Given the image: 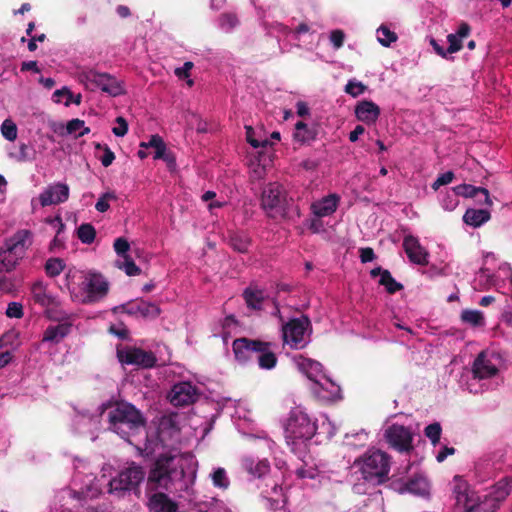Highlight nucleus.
I'll return each mask as SVG.
<instances>
[{
	"mask_svg": "<svg viewBox=\"0 0 512 512\" xmlns=\"http://www.w3.org/2000/svg\"><path fill=\"white\" fill-rule=\"evenodd\" d=\"M232 350L240 364L256 360L258 366L264 370H271L277 364V357L271 350L270 342L241 337L233 341Z\"/></svg>",
	"mask_w": 512,
	"mask_h": 512,
	"instance_id": "nucleus-1",
	"label": "nucleus"
},
{
	"mask_svg": "<svg viewBox=\"0 0 512 512\" xmlns=\"http://www.w3.org/2000/svg\"><path fill=\"white\" fill-rule=\"evenodd\" d=\"M32 243L33 234L27 229L18 230L7 238L0 248V272L13 271Z\"/></svg>",
	"mask_w": 512,
	"mask_h": 512,
	"instance_id": "nucleus-2",
	"label": "nucleus"
},
{
	"mask_svg": "<svg viewBox=\"0 0 512 512\" xmlns=\"http://www.w3.org/2000/svg\"><path fill=\"white\" fill-rule=\"evenodd\" d=\"M317 425L301 407L293 408L285 424V439L288 445L297 446L310 440L316 433Z\"/></svg>",
	"mask_w": 512,
	"mask_h": 512,
	"instance_id": "nucleus-3",
	"label": "nucleus"
},
{
	"mask_svg": "<svg viewBox=\"0 0 512 512\" xmlns=\"http://www.w3.org/2000/svg\"><path fill=\"white\" fill-rule=\"evenodd\" d=\"M355 463L360 464V471L365 481L379 485L388 480L390 457L387 453L380 450L372 451Z\"/></svg>",
	"mask_w": 512,
	"mask_h": 512,
	"instance_id": "nucleus-4",
	"label": "nucleus"
},
{
	"mask_svg": "<svg viewBox=\"0 0 512 512\" xmlns=\"http://www.w3.org/2000/svg\"><path fill=\"white\" fill-rule=\"evenodd\" d=\"M312 329V323L307 315L292 318L282 325L283 341L291 349H303L309 342L308 330Z\"/></svg>",
	"mask_w": 512,
	"mask_h": 512,
	"instance_id": "nucleus-5",
	"label": "nucleus"
},
{
	"mask_svg": "<svg viewBox=\"0 0 512 512\" xmlns=\"http://www.w3.org/2000/svg\"><path fill=\"white\" fill-rule=\"evenodd\" d=\"M413 437L414 431L411 427L398 423L388 426L384 432V438L389 447L400 453L409 454L414 450Z\"/></svg>",
	"mask_w": 512,
	"mask_h": 512,
	"instance_id": "nucleus-6",
	"label": "nucleus"
},
{
	"mask_svg": "<svg viewBox=\"0 0 512 512\" xmlns=\"http://www.w3.org/2000/svg\"><path fill=\"white\" fill-rule=\"evenodd\" d=\"M174 460V456L161 454L156 459L154 466L149 472L148 482L155 483L162 488L168 489L173 480V474L176 472L172 467Z\"/></svg>",
	"mask_w": 512,
	"mask_h": 512,
	"instance_id": "nucleus-7",
	"label": "nucleus"
},
{
	"mask_svg": "<svg viewBox=\"0 0 512 512\" xmlns=\"http://www.w3.org/2000/svg\"><path fill=\"white\" fill-rule=\"evenodd\" d=\"M286 193L283 186L277 182L267 184L261 194V206L268 215L284 209Z\"/></svg>",
	"mask_w": 512,
	"mask_h": 512,
	"instance_id": "nucleus-8",
	"label": "nucleus"
},
{
	"mask_svg": "<svg viewBox=\"0 0 512 512\" xmlns=\"http://www.w3.org/2000/svg\"><path fill=\"white\" fill-rule=\"evenodd\" d=\"M108 282L100 273H89L83 282L85 296L82 300L85 304L94 303L108 293Z\"/></svg>",
	"mask_w": 512,
	"mask_h": 512,
	"instance_id": "nucleus-9",
	"label": "nucleus"
},
{
	"mask_svg": "<svg viewBox=\"0 0 512 512\" xmlns=\"http://www.w3.org/2000/svg\"><path fill=\"white\" fill-rule=\"evenodd\" d=\"M106 410H109L107 415L110 424L109 428L128 441L127 431L121 428L128 425V404L124 402L116 403L115 405L108 404L104 407L103 413Z\"/></svg>",
	"mask_w": 512,
	"mask_h": 512,
	"instance_id": "nucleus-10",
	"label": "nucleus"
},
{
	"mask_svg": "<svg viewBox=\"0 0 512 512\" xmlns=\"http://www.w3.org/2000/svg\"><path fill=\"white\" fill-rule=\"evenodd\" d=\"M402 246L411 263L421 266H426L429 263V253L420 244L417 237L406 235L403 239Z\"/></svg>",
	"mask_w": 512,
	"mask_h": 512,
	"instance_id": "nucleus-11",
	"label": "nucleus"
},
{
	"mask_svg": "<svg viewBox=\"0 0 512 512\" xmlns=\"http://www.w3.org/2000/svg\"><path fill=\"white\" fill-rule=\"evenodd\" d=\"M68 198L69 186L60 182L49 185L39 195V201L42 207L64 203Z\"/></svg>",
	"mask_w": 512,
	"mask_h": 512,
	"instance_id": "nucleus-12",
	"label": "nucleus"
},
{
	"mask_svg": "<svg viewBox=\"0 0 512 512\" xmlns=\"http://www.w3.org/2000/svg\"><path fill=\"white\" fill-rule=\"evenodd\" d=\"M196 399V388L189 382L175 384L170 393V402L174 406H187L194 403Z\"/></svg>",
	"mask_w": 512,
	"mask_h": 512,
	"instance_id": "nucleus-13",
	"label": "nucleus"
},
{
	"mask_svg": "<svg viewBox=\"0 0 512 512\" xmlns=\"http://www.w3.org/2000/svg\"><path fill=\"white\" fill-rule=\"evenodd\" d=\"M472 372L475 379H488L497 375L498 368L493 364L492 360L488 358L487 353L482 351L473 362Z\"/></svg>",
	"mask_w": 512,
	"mask_h": 512,
	"instance_id": "nucleus-14",
	"label": "nucleus"
},
{
	"mask_svg": "<svg viewBox=\"0 0 512 512\" xmlns=\"http://www.w3.org/2000/svg\"><path fill=\"white\" fill-rule=\"evenodd\" d=\"M68 319L69 317L54 318V320L62 322L58 325L48 326L44 331L42 341L54 344L60 343L71 332L72 322Z\"/></svg>",
	"mask_w": 512,
	"mask_h": 512,
	"instance_id": "nucleus-15",
	"label": "nucleus"
},
{
	"mask_svg": "<svg viewBox=\"0 0 512 512\" xmlns=\"http://www.w3.org/2000/svg\"><path fill=\"white\" fill-rule=\"evenodd\" d=\"M354 112L356 118L367 125L375 124L381 114L380 107L371 100L359 101Z\"/></svg>",
	"mask_w": 512,
	"mask_h": 512,
	"instance_id": "nucleus-16",
	"label": "nucleus"
},
{
	"mask_svg": "<svg viewBox=\"0 0 512 512\" xmlns=\"http://www.w3.org/2000/svg\"><path fill=\"white\" fill-rule=\"evenodd\" d=\"M340 197L337 194H329L321 200L311 204V211L318 218L332 215L338 207Z\"/></svg>",
	"mask_w": 512,
	"mask_h": 512,
	"instance_id": "nucleus-17",
	"label": "nucleus"
},
{
	"mask_svg": "<svg viewBox=\"0 0 512 512\" xmlns=\"http://www.w3.org/2000/svg\"><path fill=\"white\" fill-rule=\"evenodd\" d=\"M156 363L157 357L152 351L130 347V365H135L143 369H149L154 367Z\"/></svg>",
	"mask_w": 512,
	"mask_h": 512,
	"instance_id": "nucleus-18",
	"label": "nucleus"
},
{
	"mask_svg": "<svg viewBox=\"0 0 512 512\" xmlns=\"http://www.w3.org/2000/svg\"><path fill=\"white\" fill-rule=\"evenodd\" d=\"M149 507L153 512H178V505L163 492H157L149 498Z\"/></svg>",
	"mask_w": 512,
	"mask_h": 512,
	"instance_id": "nucleus-19",
	"label": "nucleus"
},
{
	"mask_svg": "<svg viewBox=\"0 0 512 512\" xmlns=\"http://www.w3.org/2000/svg\"><path fill=\"white\" fill-rule=\"evenodd\" d=\"M456 195L465 198H477L478 196H484V202L487 206H492L493 201L490 198L489 191L484 187H476L471 184H460L453 188Z\"/></svg>",
	"mask_w": 512,
	"mask_h": 512,
	"instance_id": "nucleus-20",
	"label": "nucleus"
},
{
	"mask_svg": "<svg viewBox=\"0 0 512 512\" xmlns=\"http://www.w3.org/2000/svg\"><path fill=\"white\" fill-rule=\"evenodd\" d=\"M113 247L117 255V259L113 261V266L123 270L128 275V238L119 237L115 239Z\"/></svg>",
	"mask_w": 512,
	"mask_h": 512,
	"instance_id": "nucleus-21",
	"label": "nucleus"
},
{
	"mask_svg": "<svg viewBox=\"0 0 512 512\" xmlns=\"http://www.w3.org/2000/svg\"><path fill=\"white\" fill-rule=\"evenodd\" d=\"M490 218L491 213L487 209L468 208L463 215L464 223L474 228L480 227L488 222Z\"/></svg>",
	"mask_w": 512,
	"mask_h": 512,
	"instance_id": "nucleus-22",
	"label": "nucleus"
},
{
	"mask_svg": "<svg viewBox=\"0 0 512 512\" xmlns=\"http://www.w3.org/2000/svg\"><path fill=\"white\" fill-rule=\"evenodd\" d=\"M400 491L424 496L429 493V483L424 476L417 474L409 479L404 486L401 487Z\"/></svg>",
	"mask_w": 512,
	"mask_h": 512,
	"instance_id": "nucleus-23",
	"label": "nucleus"
},
{
	"mask_svg": "<svg viewBox=\"0 0 512 512\" xmlns=\"http://www.w3.org/2000/svg\"><path fill=\"white\" fill-rule=\"evenodd\" d=\"M31 295L33 301L36 304H39L41 307H48L54 301L53 296L47 293V285L44 284V282L41 280H38L32 284Z\"/></svg>",
	"mask_w": 512,
	"mask_h": 512,
	"instance_id": "nucleus-24",
	"label": "nucleus"
},
{
	"mask_svg": "<svg viewBox=\"0 0 512 512\" xmlns=\"http://www.w3.org/2000/svg\"><path fill=\"white\" fill-rule=\"evenodd\" d=\"M136 256L139 260V263H136L134 260L130 258V278L144 275L148 277L149 275V263L147 260V256H141L138 251L136 252ZM130 287L137 289L139 287V283L134 279H130Z\"/></svg>",
	"mask_w": 512,
	"mask_h": 512,
	"instance_id": "nucleus-25",
	"label": "nucleus"
},
{
	"mask_svg": "<svg viewBox=\"0 0 512 512\" xmlns=\"http://www.w3.org/2000/svg\"><path fill=\"white\" fill-rule=\"evenodd\" d=\"M455 500V512H478L479 502L474 492L456 496Z\"/></svg>",
	"mask_w": 512,
	"mask_h": 512,
	"instance_id": "nucleus-26",
	"label": "nucleus"
},
{
	"mask_svg": "<svg viewBox=\"0 0 512 512\" xmlns=\"http://www.w3.org/2000/svg\"><path fill=\"white\" fill-rule=\"evenodd\" d=\"M130 314L154 319L160 314V308L154 303L130 301Z\"/></svg>",
	"mask_w": 512,
	"mask_h": 512,
	"instance_id": "nucleus-27",
	"label": "nucleus"
},
{
	"mask_svg": "<svg viewBox=\"0 0 512 512\" xmlns=\"http://www.w3.org/2000/svg\"><path fill=\"white\" fill-rule=\"evenodd\" d=\"M229 245L239 253H247L251 239L245 232H233L229 235Z\"/></svg>",
	"mask_w": 512,
	"mask_h": 512,
	"instance_id": "nucleus-28",
	"label": "nucleus"
},
{
	"mask_svg": "<svg viewBox=\"0 0 512 512\" xmlns=\"http://www.w3.org/2000/svg\"><path fill=\"white\" fill-rule=\"evenodd\" d=\"M243 298L248 308L253 310H261L265 296L262 290L246 288L243 291Z\"/></svg>",
	"mask_w": 512,
	"mask_h": 512,
	"instance_id": "nucleus-29",
	"label": "nucleus"
},
{
	"mask_svg": "<svg viewBox=\"0 0 512 512\" xmlns=\"http://www.w3.org/2000/svg\"><path fill=\"white\" fill-rule=\"evenodd\" d=\"M63 98L65 99L64 105L66 107H68L71 103L80 105L82 100L81 94L74 95L67 87L58 89L53 93L54 102L60 103L62 102Z\"/></svg>",
	"mask_w": 512,
	"mask_h": 512,
	"instance_id": "nucleus-30",
	"label": "nucleus"
},
{
	"mask_svg": "<svg viewBox=\"0 0 512 512\" xmlns=\"http://www.w3.org/2000/svg\"><path fill=\"white\" fill-rule=\"evenodd\" d=\"M460 318L462 322L467 323L472 327H482L485 325L484 314L479 310H463Z\"/></svg>",
	"mask_w": 512,
	"mask_h": 512,
	"instance_id": "nucleus-31",
	"label": "nucleus"
},
{
	"mask_svg": "<svg viewBox=\"0 0 512 512\" xmlns=\"http://www.w3.org/2000/svg\"><path fill=\"white\" fill-rule=\"evenodd\" d=\"M109 486L111 493L124 495L128 490V469L121 471L118 477L111 479Z\"/></svg>",
	"mask_w": 512,
	"mask_h": 512,
	"instance_id": "nucleus-32",
	"label": "nucleus"
},
{
	"mask_svg": "<svg viewBox=\"0 0 512 512\" xmlns=\"http://www.w3.org/2000/svg\"><path fill=\"white\" fill-rule=\"evenodd\" d=\"M65 267L66 264L64 260L58 257L49 258L44 265L45 273L50 278L59 276L64 271Z\"/></svg>",
	"mask_w": 512,
	"mask_h": 512,
	"instance_id": "nucleus-33",
	"label": "nucleus"
},
{
	"mask_svg": "<svg viewBox=\"0 0 512 512\" xmlns=\"http://www.w3.org/2000/svg\"><path fill=\"white\" fill-rule=\"evenodd\" d=\"M244 465L247 471L256 477H262L270 469L269 462L265 459L259 460L257 463H254L253 460L247 459L245 460Z\"/></svg>",
	"mask_w": 512,
	"mask_h": 512,
	"instance_id": "nucleus-34",
	"label": "nucleus"
},
{
	"mask_svg": "<svg viewBox=\"0 0 512 512\" xmlns=\"http://www.w3.org/2000/svg\"><path fill=\"white\" fill-rule=\"evenodd\" d=\"M77 237L84 244H91L96 238V230L90 223H83L77 229Z\"/></svg>",
	"mask_w": 512,
	"mask_h": 512,
	"instance_id": "nucleus-35",
	"label": "nucleus"
},
{
	"mask_svg": "<svg viewBox=\"0 0 512 512\" xmlns=\"http://www.w3.org/2000/svg\"><path fill=\"white\" fill-rule=\"evenodd\" d=\"M379 284L384 286L386 291L389 294H395L396 292L402 290L404 286L397 282L391 275L390 271L385 270L382 277L379 280Z\"/></svg>",
	"mask_w": 512,
	"mask_h": 512,
	"instance_id": "nucleus-36",
	"label": "nucleus"
},
{
	"mask_svg": "<svg viewBox=\"0 0 512 512\" xmlns=\"http://www.w3.org/2000/svg\"><path fill=\"white\" fill-rule=\"evenodd\" d=\"M495 493L497 499H505L512 491V478L505 477L495 484Z\"/></svg>",
	"mask_w": 512,
	"mask_h": 512,
	"instance_id": "nucleus-37",
	"label": "nucleus"
},
{
	"mask_svg": "<svg viewBox=\"0 0 512 512\" xmlns=\"http://www.w3.org/2000/svg\"><path fill=\"white\" fill-rule=\"evenodd\" d=\"M18 162H32L36 159V151L26 143L19 144V152L15 156Z\"/></svg>",
	"mask_w": 512,
	"mask_h": 512,
	"instance_id": "nucleus-38",
	"label": "nucleus"
},
{
	"mask_svg": "<svg viewBox=\"0 0 512 512\" xmlns=\"http://www.w3.org/2000/svg\"><path fill=\"white\" fill-rule=\"evenodd\" d=\"M442 428L440 423L434 422L429 424L424 429L425 436L431 441L433 446H436L441 438Z\"/></svg>",
	"mask_w": 512,
	"mask_h": 512,
	"instance_id": "nucleus-39",
	"label": "nucleus"
},
{
	"mask_svg": "<svg viewBox=\"0 0 512 512\" xmlns=\"http://www.w3.org/2000/svg\"><path fill=\"white\" fill-rule=\"evenodd\" d=\"M1 133L8 141H15L17 138L18 129L16 124L11 119H5L1 124Z\"/></svg>",
	"mask_w": 512,
	"mask_h": 512,
	"instance_id": "nucleus-40",
	"label": "nucleus"
},
{
	"mask_svg": "<svg viewBox=\"0 0 512 512\" xmlns=\"http://www.w3.org/2000/svg\"><path fill=\"white\" fill-rule=\"evenodd\" d=\"M146 419L133 404L130 403V430L132 428H145Z\"/></svg>",
	"mask_w": 512,
	"mask_h": 512,
	"instance_id": "nucleus-41",
	"label": "nucleus"
},
{
	"mask_svg": "<svg viewBox=\"0 0 512 512\" xmlns=\"http://www.w3.org/2000/svg\"><path fill=\"white\" fill-rule=\"evenodd\" d=\"M378 41L385 47L390 46L391 43L397 40V35L395 32L391 31L386 26H381L378 29Z\"/></svg>",
	"mask_w": 512,
	"mask_h": 512,
	"instance_id": "nucleus-42",
	"label": "nucleus"
},
{
	"mask_svg": "<svg viewBox=\"0 0 512 512\" xmlns=\"http://www.w3.org/2000/svg\"><path fill=\"white\" fill-rule=\"evenodd\" d=\"M85 78L95 83L97 86L101 87L102 90L107 91L106 88V81L108 80L107 74L104 73H98L94 70H89L84 74Z\"/></svg>",
	"mask_w": 512,
	"mask_h": 512,
	"instance_id": "nucleus-43",
	"label": "nucleus"
},
{
	"mask_svg": "<svg viewBox=\"0 0 512 512\" xmlns=\"http://www.w3.org/2000/svg\"><path fill=\"white\" fill-rule=\"evenodd\" d=\"M367 86L363 84L362 82H358L355 80H349L348 83L345 86V92L352 97H358L359 95L363 94L367 90Z\"/></svg>",
	"mask_w": 512,
	"mask_h": 512,
	"instance_id": "nucleus-44",
	"label": "nucleus"
},
{
	"mask_svg": "<svg viewBox=\"0 0 512 512\" xmlns=\"http://www.w3.org/2000/svg\"><path fill=\"white\" fill-rule=\"evenodd\" d=\"M144 477V469L140 466H137L134 462H130V490L132 489L133 484H139L144 480Z\"/></svg>",
	"mask_w": 512,
	"mask_h": 512,
	"instance_id": "nucleus-45",
	"label": "nucleus"
},
{
	"mask_svg": "<svg viewBox=\"0 0 512 512\" xmlns=\"http://www.w3.org/2000/svg\"><path fill=\"white\" fill-rule=\"evenodd\" d=\"M212 481L214 486L219 488H227L229 485V481L226 476V471L223 468H218L213 472Z\"/></svg>",
	"mask_w": 512,
	"mask_h": 512,
	"instance_id": "nucleus-46",
	"label": "nucleus"
},
{
	"mask_svg": "<svg viewBox=\"0 0 512 512\" xmlns=\"http://www.w3.org/2000/svg\"><path fill=\"white\" fill-rule=\"evenodd\" d=\"M95 148L103 150V155L99 157L101 164L104 167L110 166L115 159L113 151L107 145L102 146L99 143L95 145Z\"/></svg>",
	"mask_w": 512,
	"mask_h": 512,
	"instance_id": "nucleus-47",
	"label": "nucleus"
},
{
	"mask_svg": "<svg viewBox=\"0 0 512 512\" xmlns=\"http://www.w3.org/2000/svg\"><path fill=\"white\" fill-rule=\"evenodd\" d=\"M109 333L117 336L120 339L128 338V330L123 321H119L118 323H112L108 328Z\"/></svg>",
	"mask_w": 512,
	"mask_h": 512,
	"instance_id": "nucleus-48",
	"label": "nucleus"
},
{
	"mask_svg": "<svg viewBox=\"0 0 512 512\" xmlns=\"http://www.w3.org/2000/svg\"><path fill=\"white\" fill-rule=\"evenodd\" d=\"M454 179V173L447 171L437 177V179L431 185L433 190H438L441 186L451 183Z\"/></svg>",
	"mask_w": 512,
	"mask_h": 512,
	"instance_id": "nucleus-49",
	"label": "nucleus"
},
{
	"mask_svg": "<svg viewBox=\"0 0 512 512\" xmlns=\"http://www.w3.org/2000/svg\"><path fill=\"white\" fill-rule=\"evenodd\" d=\"M253 134H254L253 128L251 126H246V140L252 147L259 148V147H266L267 145H269V141L267 139H265L263 141H259L254 138Z\"/></svg>",
	"mask_w": 512,
	"mask_h": 512,
	"instance_id": "nucleus-50",
	"label": "nucleus"
},
{
	"mask_svg": "<svg viewBox=\"0 0 512 512\" xmlns=\"http://www.w3.org/2000/svg\"><path fill=\"white\" fill-rule=\"evenodd\" d=\"M449 46L447 52L449 54L456 53L462 49V39L455 34H449L447 36Z\"/></svg>",
	"mask_w": 512,
	"mask_h": 512,
	"instance_id": "nucleus-51",
	"label": "nucleus"
},
{
	"mask_svg": "<svg viewBox=\"0 0 512 512\" xmlns=\"http://www.w3.org/2000/svg\"><path fill=\"white\" fill-rule=\"evenodd\" d=\"M23 306L17 302H11L8 304L6 315L10 318H22L23 317Z\"/></svg>",
	"mask_w": 512,
	"mask_h": 512,
	"instance_id": "nucleus-52",
	"label": "nucleus"
},
{
	"mask_svg": "<svg viewBox=\"0 0 512 512\" xmlns=\"http://www.w3.org/2000/svg\"><path fill=\"white\" fill-rule=\"evenodd\" d=\"M286 502H287V499L285 497H283L282 499H274V498L268 499L269 508H270V510H272V512H288V510L285 507Z\"/></svg>",
	"mask_w": 512,
	"mask_h": 512,
	"instance_id": "nucleus-53",
	"label": "nucleus"
},
{
	"mask_svg": "<svg viewBox=\"0 0 512 512\" xmlns=\"http://www.w3.org/2000/svg\"><path fill=\"white\" fill-rule=\"evenodd\" d=\"M159 429H160V431H163L166 429H170L172 431H178L179 428L177 426L175 416L170 415V416L162 417L160 424H159Z\"/></svg>",
	"mask_w": 512,
	"mask_h": 512,
	"instance_id": "nucleus-54",
	"label": "nucleus"
},
{
	"mask_svg": "<svg viewBox=\"0 0 512 512\" xmlns=\"http://www.w3.org/2000/svg\"><path fill=\"white\" fill-rule=\"evenodd\" d=\"M330 386L331 388L329 390L325 389L328 392V395L324 397L333 402L342 399L340 386L333 383L332 381H330Z\"/></svg>",
	"mask_w": 512,
	"mask_h": 512,
	"instance_id": "nucleus-55",
	"label": "nucleus"
},
{
	"mask_svg": "<svg viewBox=\"0 0 512 512\" xmlns=\"http://www.w3.org/2000/svg\"><path fill=\"white\" fill-rule=\"evenodd\" d=\"M345 35L342 30H333L330 34V41L336 49H339L344 44Z\"/></svg>",
	"mask_w": 512,
	"mask_h": 512,
	"instance_id": "nucleus-56",
	"label": "nucleus"
},
{
	"mask_svg": "<svg viewBox=\"0 0 512 512\" xmlns=\"http://www.w3.org/2000/svg\"><path fill=\"white\" fill-rule=\"evenodd\" d=\"M85 122L83 120H80L78 118L72 119L67 122L66 125V131L67 134H73L79 131L82 127H84Z\"/></svg>",
	"mask_w": 512,
	"mask_h": 512,
	"instance_id": "nucleus-57",
	"label": "nucleus"
},
{
	"mask_svg": "<svg viewBox=\"0 0 512 512\" xmlns=\"http://www.w3.org/2000/svg\"><path fill=\"white\" fill-rule=\"evenodd\" d=\"M360 252V260L362 263L371 262L376 258L374 250L370 247L361 248Z\"/></svg>",
	"mask_w": 512,
	"mask_h": 512,
	"instance_id": "nucleus-58",
	"label": "nucleus"
},
{
	"mask_svg": "<svg viewBox=\"0 0 512 512\" xmlns=\"http://www.w3.org/2000/svg\"><path fill=\"white\" fill-rule=\"evenodd\" d=\"M117 123L119 124V126L113 128V133L116 136H124L128 131V123L126 119L123 117H118Z\"/></svg>",
	"mask_w": 512,
	"mask_h": 512,
	"instance_id": "nucleus-59",
	"label": "nucleus"
},
{
	"mask_svg": "<svg viewBox=\"0 0 512 512\" xmlns=\"http://www.w3.org/2000/svg\"><path fill=\"white\" fill-rule=\"evenodd\" d=\"M307 124L303 121H298L295 124V132H294V139L298 142L305 143V137L304 134H302L303 130H306Z\"/></svg>",
	"mask_w": 512,
	"mask_h": 512,
	"instance_id": "nucleus-60",
	"label": "nucleus"
},
{
	"mask_svg": "<svg viewBox=\"0 0 512 512\" xmlns=\"http://www.w3.org/2000/svg\"><path fill=\"white\" fill-rule=\"evenodd\" d=\"M164 141L162 139V137H160L159 135H152L149 142L148 143H144L142 142L141 143V147L143 148H154V150L156 151L158 148H160V145L163 144Z\"/></svg>",
	"mask_w": 512,
	"mask_h": 512,
	"instance_id": "nucleus-61",
	"label": "nucleus"
},
{
	"mask_svg": "<svg viewBox=\"0 0 512 512\" xmlns=\"http://www.w3.org/2000/svg\"><path fill=\"white\" fill-rule=\"evenodd\" d=\"M164 141L162 139V137H160L159 135H152L149 142L148 143H144L142 142L141 143V147L143 148H154V150L156 151L158 148H160V145L163 144Z\"/></svg>",
	"mask_w": 512,
	"mask_h": 512,
	"instance_id": "nucleus-62",
	"label": "nucleus"
},
{
	"mask_svg": "<svg viewBox=\"0 0 512 512\" xmlns=\"http://www.w3.org/2000/svg\"><path fill=\"white\" fill-rule=\"evenodd\" d=\"M162 160L166 163L169 171L173 172L176 170V157L172 151L169 150Z\"/></svg>",
	"mask_w": 512,
	"mask_h": 512,
	"instance_id": "nucleus-63",
	"label": "nucleus"
},
{
	"mask_svg": "<svg viewBox=\"0 0 512 512\" xmlns=\"http://www.w3.org/2000/svg\"><path fill=\"white\" fill-rule=\"evenodd\" d=\"M117 358L122 366L128 364V346L122 344L117 346Z\"/></svg>",
	"mask_w": 512,
	"mask_h": 512,
	"instance_id": "nucleus-64",
	"label": "nucleus"
}]
</instances>
